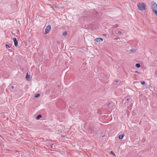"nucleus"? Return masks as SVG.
Segmentation results:
<instances>
[{"label":"nucleus","instance_id":"1","mask_svg":"<svg viewBox=\"0 0 157 157\" xmlns=\"http://www.w3.org/2000/svg\"><path fill=\"white\" fill-rule=\"evenodd\" d=\"M137 6L138 9L140 11H144L146 9V5L144 3L140 2L137 4Z\"/></svg>","mask_w":157,"mask_h":157},{"label":"nucleus","instance_id":"2","mask_svg":"<svg viewBox=\"0 0 157 157\" xmlns=\"http://www.w3.org/2000/svg\"><path fill=\"white\" fill-rule=\"evenodd\" d=\"M152 9L155 13L156 16L157 15V4L155 2H152Z\"/></svg>","mask_w":157,"mask_h":157},{"label":"nucleus","instance_id":"3","mask_svg":"<svg viewBox=\"0 0 157 157\" xmlns=\"http://www.w3.org/2000/svg\"><path fill=\"white\" fill-rule=\"evenodd\" d=\"M51 29V27L50 25L47 26L45 29V34H47L48 33Z\"/></svg>","mask_w":157,"mask_h":157},{"label":"nucleus","instance_id":"4","mask_svg":"<svg viewBox=\"0 0 157 157\" xmlns=\"http://www.w3.org/2000/svg\"><path fill=\"white\" fill-rule=\"evenodd\" d=\"M95 41L97 42H101L103 41V40L101 38H98L95 39Z\"/></svg>","mask_w":157,"mask_h":157},{"label":"nucleus","instance_id":"5","mask_svg":"<svg viewBox=\"0 0 157 157\" xmlns=\"http://www.w3.org/2000/svg\"><path fill=\"white\" fill-rule=\"evenodd\" d=\"M13 40L14 42V45L17 47L18 45L17 42V40L16 38H13Z\"/></svg>","mask_w":157,"mask_h":157},{"label":"nucleus","instance_id":"6","mask_svg":"<svg viewBox=\"0 0 157 157\" xmlns=\"http://www.w3.org/2000/svg\"><path fill=\"white\" fill-rule=\"evenodd\" d=\"M26 78L28 81L30 80V76L28 75V73H27L26 76Z\"/></svg>","mask_w":157,"mask_h":157},{"label":"nucleus","instance_id":"7","mask_svg":"<svg viewBox=\"0 0 157 157\" xmlns=\"http://www.w3.org/2000/svg\"><path fill=\"white\" fill-rule=\"evenodd\" d=\"M41 117H42V116L40 114L36 117V120H38L40 119V118Z\"/></svg>","mask_w":157,"mask_h":157},{"label":"nucleus","instance_id":"8","mask_svg":"<svg viewBox=\"0 0 157 157\" xmlns=\"http://www.w3.org/2000/svg\"><path fill=\"white\" fill-rule=\"evenodd\" d=\"M124 137V135H121L119 136V138L120 139H122Z\"/></svg>","mask_w":157,"mask_h":157},{"label":"nucleus","instance_id":"9","mask_svg":"<svg viewBox=\"0 0 157 157\" xmlns=\"http://www.w3.org/2000/svg\"><path fill=\"white\" fill-rule=\"evenodd\" d=\"M67 34V33L66 31H65L63 33V34H62V35L63 36H66Z\"/></svg>","mask_w":157,"mask_h":157},{"label":"nucleus","instance_id":"10","mask_svg":"<svg viewBox=\"0 0 157 157\" xmlns=\"http://www.w3.org/2000/svg\"><path fill=\"white\" fill-rule=\"evenodd\" d=\"M136 66L137 68H139L140 67V65L139 63H137L136 64Z\"/></svg>","mask_w":157,"mask_h":157},{"label":"nucleus","instance_id":"11","mask_svg":"<svg viewBox=\"0 0 157 157\" xmlns=\"http://www.w3.org/2000/svg\"><path fill=\"white\" fill-rule=\"evenodd\" d=\"M40 95V94H37L35 95V98H37Z\"/></svg>","mask_w":157,"mask_h":157},{"label":"nucleus","instance_id":"12","mask_svg":"<svg viewBox=\"0 0 157 157\" xmlns=\"http://www.w3.org/2000/svg\"><path fill=\"white\" fill-rule=\"evenodd\" d=\"M130 51L131 52H135V50L134 49H131V50H130Z\"/></svg>","mask_w":157,"mask_h":157},{"label":"nucleus","instance_id":"13","mask_svg":"<svg viewBox=\"0 0 157 157\" xmlns=\"http://www.w3.org/2000/svg\"><path fill=\"white\" fill-rule=\"evenodd\" d=\"M6 47L7 48H10L9 46L7 44L6 45Z\"/></svg>","mask_w":157,"mask_h":157},{"label":"nucleus","instance_id":"14","mask_svg":"<svg viewBox=\"0 0 157 157\" xmlns=\"http://www.w3.org/2000/svg\"><path fill=\"white\" fill-rule=\"evenodd\" d=\"M110 153H111L114 156H116L115 154L113 151H111L110 152Z\"/></svg>","mask_w":157,"mask_h":157},{"label":"nucleus","instance_id":"15","mask_svg":"<svg viewBox=\"0 0 157 157\" xmlns=\"http://www.w3.org/2000/svg\"><path fill=\"white\" fill-rule=\"evenodd\" d=\"M142 84H144L145 83V81H143V82H141Z\"/></svg>","mask_w":157,"mask_h":157},{"label":"nucleus","instance_id":"16","mask_svg":"<svg viewBox=\"0 0 157 157\" xmlns=\"http://www.w3.org/2000/svg\"><path fill=\"white\" fill-rule=\"evenodd\" d=\"M155 74L157 75V70H156V71H155Z\"/></svg>","mask_w":157,"mask_h":157},{"label":"nucleus","instance_id":"17","mask_svg":"<svg viewBox=\"0 0 157 157\" xmlns=\"http://www.w3.org/2000/svg\"><path fill=\"white\" fill-rule=\"evenodd\" d=\"M11 88L12 89H13L14 88V87L13 86H11Z\"/></svg>","mask_w":157,"mask_h":157},{"label":"nucleus","instance_id":"18","mask_svg":"<svg viewBox=\"0 0 157 157\" xmlns=\"http://www.w3.org/2000/svg\"><path fill=\"white\" fill-rule=\"evenodd\" d=\"M136 72V73H139V72H138V71H135Z\"/></svg>","mask_w":157,"mask_h":157}]
</instances>
